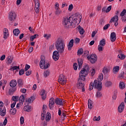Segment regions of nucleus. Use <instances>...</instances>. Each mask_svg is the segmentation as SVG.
Returning a JSON list of instances; mask_svg holds the SVG:
<instances>
[{
	"mask_svg": "<svg viewBox=\"0 0 126 126\" xmlns=\"http://www.w3.org/2000/svg\"><path fill=\"white\" fill-rule=\"evenodd\" d=\"M82 17L79 14H75L71 15L69 17H64L62 19V25L66 29L68 28H72L73 27V23H80Z\"/></svg>",
	"mask_w": 126,
	"mask_h": 126,
	"instance_id": "obj_1",
	"label": "nucleus"
},
{
	"mask_svg": "<svg viewBox=\"0 0 126 126\" xmlns=\"http://www.w3.org/2000/svg\"><path fill=\"white\" fill-rule=\"evenodd\" d=\"M55 47L57 51L53 52L52 58L55 62H57L60 59V54H63L64 52L65 44L64 41L61 38H59L56 43Z\"/></svg>",
	"mask_w": 126,
	"mask_h": 126,
	"instance_id": "obj_2",
	"label": "nucleus"
},
{
	"mask_svg": "<svg viewBox=\"0 0 126 126\" xmlns=\"http://www.w3.org/2000/svg\"><path fill=\"white\" fill-rule=\"evenodd\" d=\"M39 66L42 69H47L50 66V63L46 62L45 59H41L39 63Z\"/></svg>",
	"mask_w": 126,
	"mask_h": 126,
	"instance_id": "obj_3",
	"label": "nucleus"
},
{
	"mask_svg": "<svg viewBox=\"0 0 126 126\" xmlns=\"http://www.w3.org/2000/svg\"><path fill=\"white\" fill-rule=\"evenodd\" d=\"M93 84L94 88L97 89L98 91H101V90H102V82L100 81L95 80Z\"/></svg>",
	"mask_w": 126,
	"mask_h": 126,
	"instance_id": "obj_4",
	"label": "nucleus"
},
{
	"mask_svg": "<svg viewBox=\"0 0 126 126\" xmlns=\"http://www.w3.org/2000/svg\"><path fill=\"white\" fill-rule=\"evenodd\" d=\"M88 61H90L91 63H95L97 62V55L95 54H92L91 56L87 57Z\"/></svg>",
	"mask_w": 126,
	"mask_h": 126,
	"instance_id": "obj_5",
	"label": "nucleus"
},
{
	"mask_svg": "<svg viewBox=\"0 0 126 126\" xmlns=\"http://www.w3.org/2000/svg\"><path fill=\"white\" fill-rule=\"evenodd\" d=\"M58 82L60 83V84H62V85H64L65 83H66V79L65 78H64V76H63V74H61L59 76V79H58Z\"/></svg>",
	"mask_w": 126,
	"mask_h": 126,
	"instance_id": "obj_6",
	"label": "nucleus"
},
{
	"mask_svg": "<svg viewBox=\"0 0 126 126\" xmlns=\"http://www.w3.org/2000/svg\"><path fill=\"white\" fill-rule=\"evenodd\" d=\"M16 19V13L14 12V11H12L9 14V20H10L11 21H14L15 19Z\"/></svg>",
	"mask_w": 126,
	"mask_h": 126,
	"instance_id": "obj_7",
	"label": "nucleus"
},
{
	"mask_svg": "<svg viewBox=\"0 0 126 126\" xmlns=\"http://www.w3.org/2000/svg\"><path fill=\"white\" fill-rule=\"evenodd\" d=\"M49 108L50 110H54V105H55V98L51 97L49 100Z\"/></svg>",
	"mask_w": 126,
	"mask_h": 126,
	"instance_id": "obj_8",
	"label": "nucleus"
},
{
	"mask_svg": "<svg viewBox=\"0 0 126 126\" xmlns=\"http://www.w3.org/2000/svg\"><path fill=\"white\" fill-rule=\"evenodd\" d=\"M85 84L84 83L81 82V81H78L77 83V87L78 89H82V92L85 91V89L84 88Z\"/></svg>",
	"mask_w": 126,
	"mask_h": 126,
	"instance_id": "obj_9",
	"label": "nucleus"
},
{
	"mask_svg": "<svg viewBox=\"0 0 126 126\" xmlns=\"http://www.w3.org/2000/svg\"><path fill=\"white\" fill-rule=\"evenodd\" d=\"M119 16L115 15L110 20V22H114V25L115 26L117 27V25H119Z\"/></svg>",
	"mask_w": 126,
	"mask_h": 126,
	"instance_id": "obj_10",
	"label": "nucleus"
},
{
	"mask_svg": "<svg viewBox=\"0 0 126 126\" xmlns=\"http://www.w3.org/2000/svg\"><path fill=\"white\" fill-rule=\"evenodd\" d=\"M55 102L56 105H59V106H63V101L62 99L60 98H56L55 99Z\"/></svg>",
	"mask_w": 126,
	"mask_h": 126,
	"instance_id": "obj_11",
	"label": "nucleus"
},
{
	"mask_svg": "<svg viewBox=\"0 0 126 126\" xmlns=\"http://www.w3.org/2000/svg\"><path fill=\"white\" fill-rule=\"evenodd\" d=\"M125 109V103L122 102L119 106L118 111L119 113H122Z\"/></svg>",
	"mask_w": 126,
	"mask_h": 126,
	"instance_id": "obj_12",
	"label": "nucleus"
},
{
	"mask_svg": "<svg viewBox=\"0 0 126 126\" xmlns=\"http://www.w3.org/2000/svg\"><path fill=\"white\" fill-rule=\"evenodd\" d=\"M45 93L46 91H45L44 90H42L40 93V96H41L42 100H45V99L47 98V95L45 94Z\"/></svg>",
	"mask_w": 126,
	"mask_h": 126,
	"instance_id": "obj_13",
	"label": "nucleus"
},
{
	"mask_svg": "<svg viewBox=\"0 0 126 126\" xmlns=\"http://www.w3.org/2000/svg\"><path fill=\"white\" fill-rule=\"evenodd\" d=\"M73 43H74V40L73 39H71L68 44L67 45V48H68V51H71L72 48L73 47Z\"/></svg>",
	"mask_w": 126,
	"mask_h": 126,
	"instance_id": "obj_14",
	"label": "nucleus"
},
{
	"mask_svg": "<svg viewBox=\"0 0 126 126\" xmlns=\"http://www.w3.org/2000/svg\"><path fill=\"white\" fill-rule=\"evenodd\" d=\"M110 39L111 42H115L117 37H116V32H113L111 33Z\"/></svg>",
	"mask_w": 126,
	"mask_h": 126,
	"instance_id": "obj_15",
	"label": "nucleus"
},
{
	"mask_svg": "<svg viewBox=\"0 0 126 126\" xmlns=\"http://www.w3.org/2000/svg\"><path fill=\"white\" fill-rule=\"evenodd\" d=\"M86 76H87V75L82 74L80 75V74H79V78L78 80V81H80L81 82H82V81H85V77H86Z\"/></svg>",
	"mask_w": 126,
	"mask_h": 126,
	"instance_id": "obj_16",
	"label": "nucleus"
},
{
	"mask_svg": "<svg viewBox=\"0 0 126 126\" xmlns=\"http://www.w3.org/2000/svg\"><path fill=\"white\" fill-rule=\"evenodd\" d=\"M119 70H120V66H116L114 67L113 68V72L114 74H118V72H119Z\"/></svg>",
	"mask_w": 126,
	"mask_h": 126,
	"instance_id": "obj_17",
	"label": "nucleus"
},
{
	"mask_svg": "<svg viewBox=\"0 0 126 126\" xmlns=\"http://www.w3.org/2000/svg\"><path fill=\"white\" fill-rule=\"evenodd\" d=\"M17 85V83L16 82V80H12L10 82V86L11 87H15Z\"/></svg>",
	"mask_w": 126,
	"mask_h": 126,
	"instance_id": "obj_18",
	"label": "nucleus"
},
{
	"mask_svg": "<svg viewBox=\"0 0 126 126\" xmlns=\"http://www.w3.org/2000/svg\"><path fill=\"white\" fill-rule=\"evenodd\" d=\"M0 114L1 117H4V116L6 115V110L5 109V107L2 108Z\"/></svg>",
	"mask_w": 126,
	"mask_h": 126,
	"instance_id": "obj_19",
	"label": "nucleus"
},
{
	"mask_svg": "<svg viewBox=\"0 0 126 126\" xmlns=\"http://www.w3.org/2000/svg\"><path fill=\"white\" fill-rule=\"evenodd\" d=\"M16 91V88L12 87L9 90V95H13V93Z\"/></svg>",
	"mask_w": 126,
	"mask_h": 126,
	"instance_id": "obj_20",
	"label": "nucleus"
},
{
	"mask_svg": "<svg viewBox=\"0 0 126 126\" xmlns=\"http://www.w3.org/2000/svg\"><path fill=\"white\" fill-rule=\"evenodd\" d=\"M78 29L79 31L80 34H81V35H83L85 32V31H84V29H83V28L81 27L80 26H79L78 27Z\"/></svg>",
	"mask_w": 126,
	"mask_h": 126,
	"instance_id": "obj_21",
	"label": "nucleus"
},
{
	"mask_svg": "<svg viewBox=\"0 0 126 126\" xmlns=\"http://www.w3.org/2000/svg\"><path fill=\"white\" fill-rule=\"evenodd\" d=\"M13 33L15 36H18L20 33L19 29H16L13 30Z\"/></svg>",
	"mask_w": 126,
	"mask_h": 126,
	"instance_id": "obj_22",
	"label": "nucleus"
},
{
	"mask_svg": "<svg viewBox=\"0 0 126 126\" xmlns=\"http://www.w3.org/2000/svg\"><path fill=\"white\" fill-rule=\"evenodd\" d=\"M19 87H23V81L21 79H19L17 81Z\"/></svg>",
	"mask_w": 126,
	"mask_h": 126,
	"instance_id": "obj_23",
	"label": "nucleus"
},
{
	"mask_svg": "<svg viewBox=\"0 0 126 126\" xmlns=\"http://www.w3.org/2000/svg\"><path fill=\"white\" fill-rule=\"evenodd\" d=\"M93 101L91 99H89L88 100V108L89 109H92L93 108Z\"/></svg>",
	"mask_w": 126,
	"mask_h": 126,
	"instance_id": "obj_24",
	"label": "nucleus"
},
{
	"mask_svg": "<svg viewBox=\"0 0 126 126\" xmlns=\"http://www.w3.org/2000/svg\"><path fill=\"white\" fill-rule=\"evenodd\" d=\"M88 72L87 71H86V70H84L83 68L80 71L79 74L80 75H87L88 74Z\"/></svg>",
	"mask_w": 126,
	"mask_h": 126,
	"instance_id": "obj_25",
	"label": "nucleus"
},
{
	"mask_svg": "<svg viewBox=\"0 0 126 126\" xmlns=\"http://www.w3.org/2000/svg\"><path fill=\"white\" fill-rule=\"evenodd\" d=\"M45 120H46V122H50V120H51V113H49V112L47 113Z\"/></svg>",
	"mask_w": 126,
	"mask_h": 126,
	"instance_id": "obj_26",
	"label": "nucleus"
},
{
	"mask_svg": "<svg viewBox=\"0 0 126 126\" xmlns=\"http://www.w3.org/2000/svg\"><path fill=\"white\" fill-rule=\"evenodd\" d=\"M119 88L120 89H125V88H126V85H125V83H124V82H121L119 83Z\"/></svg>",
	"mask_w": 126,
	"mask_h": 126,
	"instance_id": "obj_27",
	"label": "nucleus"
},
{
	"mask_svg": "<svg viewBox=\"0 0 126 126\" xmlns=\"http://www.w3.org/2000/svg\"><path fill=\"white\" fill-rule=\"evenodd\" d=\"M102 72L104 73V74H106L108 73V72H110V69L106 67H104L103 68Z\"/></svg>",
	"mask_w": 126,
	"mask_h": 126,
	"instance_id": "obj_28",
	"label": "nucleus"
},
{
	"mask_svg": "<svg viewBox=\"0 0 126 126\" xmlns=\"http://www.w3.org/2000/svg\"><path fill=\"white\" fill-rule=\"evenodd\" d=\"M106 45V39H102L99 42V45L104 46Z\"/></svg>",
	"mask_w": 126,
	"mask_h": 126,
	"instance_id": "obj_29",
	"label": "nucleus"
},
{
	"mask_svg": "<svg viewBox=\"0 0 126 126\" xmlns=\"http://www.w3.org/2000/svg\"><path fill=\"white\" fill-rule=\"evenodd\" d=\"M10 113L12 116H14L15 114H16V108H12L10 110Z\"/></svg>",
	"mask_w": 126,
	"mask_h": 126,
	"instance_id": "obj_30",
	"label": "nucleus"
},
{
	"mask_svg": "<svg viewBox=\"0 0 126 126\" xmlns=\"http://www.w3.org/2000/svg\"><path fill=\"white\" fill-rule=\"evenodd\" d=\"M12 100L16 103L19 100V97H18V96H13L12 97Z\"/></svg>",
	"mask_w": 126,
	"mask_h": 126,
	"instance_id": "obj_31",
	"label": "nucleus"
},
{
	"mask_svg": "<svg viewBox=\"0 0 126 126\" xmlns=\"http://www.w3.org/2000/svg\"><path fill=\"white\" fill-rule=\"evenodd\" d=\"M78 63V65L79 67L82 66V64L83 63V60H82L81 59H77Z\"/></svg>",
	"mask_w": 126,
	"mask_h": 126,
	"instance_id": "obj_32",
	"label": "nucleus"
},
{
	"mask_svg": "<svg viewBox=\"0 0 126 126\" xmlns=\"http://www.w3.org/2000/svg\"><path fill=\"white\" fill-rule=\"evenodd\" d=\"M118 58L120 59V60H125L126 59V55L121 54L118 55Z\"/></svg>",
	"mask_w": 126,
	"mask_h": 126,
	"instance_id": "obj_33",
	"label": "nucleus"
},
{
	"mask_svg": "<svg viewBox=\"0 0 126 126\" xmlns=\"http://www.w3.org/2000/svg\"><path fill=\"white\" fill-rule=\"evenodd\" d=\"M25 99V98L24 97V95H22L19 98V99L20 100V102L21 103V104H23Z\"/></svg>",
	"mask_w": 126,
	"mask_h": 126,
	"instance_id": "obj_34",
	"label": "nucleus"
},
{
	"mask_svg": "<svg viewBox=\"0 0 126 126\" xmlns=\"http://www.w3.org/2000/svg\"><path fill=\"white\" fill-rule=\"evenodd\" d=\"M83 54V49L80 48L78 49L77 52V55L78 56H81Z\"/></svg>",
	"mask_w": 126,
	"mask_h": 126,
	"instance_id": "obj_35",
	"label": "nucleus"
},
{
	"mask_svg": "<svg viewBox=\"0 0 126 126\" xmlns=\"http://www.w3.org/2000/svg\"><path fill=\"white\" fill-rule=\"evenodd\" d=\"M83 69H84L85 70L87 71V72H89L90 68H89V66L88 65V64H86L84 65V67L83 68Z\"/></svg>",
	"mask_w": 126,
	"mask_h": 126,
	"instance_id": "obj_36",
	"label": "nucleus"
},
{
	"mask_svg": "<svg viewBox=\"0 0 126 126\" xmlns=\"http://www.w3.org/2000/svg\"><path fill=\"white\" fill-rule=\"evenodd\" d=\"M34 99V97L31 96V98H27L26 101L27 102H28V103H31V101H32H32H33Z\"/></svg>",
	"mask_w": 126,
	"mask_h": 126,
	"instance_id": "obj_37",
	"label": "nucleus"
},
{
	"mask_svg": "<svg viewBox=\"0 0 126 126\" xmlns=\"http://www.w3.org/2000/svg\"><path fill=\"white\" fill-rule=\"evenodd\" d=\"M18 69H19V66H13L12 67H11L10 69V70H12L13 71H14V70L18 71Z\"/></svg>",
	"mask_w": 126,
	"mask_h": 126,
	"instance_id": "obj_38",
	"label": "nucleus"
},
{
	"mask_svg": "<svg viewBox=\"0 0 126 126\" xmlns=\"http://www.w3.org/2000/svg\"><path fill=\"white\" fill-rule=\"evenodd\" d=\"M43 75L44 77H47V76H49L50 75V71H49V70L45 71L44 72Z\"/></svg>",
	"mask_w": 126,
	"mask_h": 126,
	"instance_id": "obj_39",
	"label": "nucleus"
},
{
	"mask_svg": "<svg viewBox=\"0 0 126 126\" xmlns=\"http://www.w3.org/2000/svg\"><path fill=\"white\" fill-rule=\"evenodd\" d=\"M39 35L37 34H34L32 36H31L30 37V40L31 41H34V39H36L37 38V36L38 37Z\"/></svg>",
	"mask_w": 126,
	"mask_h": 126,
	"instance_id": "obj_40",
	"label": "nucleus"
},
{
	"mask_svg": "<svg viewBox=\"0 0 126 126\" xmlns=\"http://www.w3.org/2000/svg\"><path fill=\"white\" fill-rule=\"evenodd\" d=\"M34 10L36 13H39V12L40 11V6H35Z\"/></svg>",
	"mask_w": 126,
	"mask_h": 126,
	"instance_id": "obj_41",
	"label": "nucleus"
},
{
	"mask_svg": "<svg viewBox=\"0 0 126 126\" xmlns=\"http://www.w3.org/2000/svg\"><path fill=\"white\" fill-rule=\"evenodd\" d=\"M101 120V117L100 116H99L98 117L94 116L93 119V121H96V122H99Z\"/></svg>",
	"mask_w": 126,
	"mask_h": 126,
	"instance_id": "obj_42",
	"label": "nucleus"
},
{
	"mask_svg": "<svg viewBox=\"0 0 126 126\" xmlns=\"http://www.w3.org/2000/svg\"><path fill=\"white\" fill-rule=\"evenodd\" d=\"M31 109V107H29V106H26L24 107V111L25 112H29V110Z\"/></svg>",
	"mask_w": 126,
	"mask_h": 126,
	"instance_id": "obj_43",
	"label": "nucleus"
},
{
	"mask_svg": "<svg viewBox=\"0 0 126 126\" xmlns=\"http://www.w3.org/2000/svg\"><path fill=\"white\" fill-rule=\"evenodd\" d=\"M6 81L4 80L0 81V88L2 86V85H3V84H6Z\"/></svg>",
	"mask_w": 126,
	"mask_h": 126,
	"instance_id": "obj_44",
	"label": "nucleus"
},
{
	"mask_svg": "<svg viewBox=\"0 0 126 126\" xmlns=\"http://www.w3.org/2000/svg\"><path fill=\"white\" fill-rule=\"evenodd\" d=\"M112 85V82L107 81L105 83V87H110Z\"/></svg>",
	"mask_w": 126,
	"mask_h": 126,
	"instance_id": "obj_45",
	"label": "nucleus"
},
{
	"mask_svg": "<svg viewBox=\"0 0 126 126\" xmlns=\"http://www.w3.org/2000/svg\"><path fill=\"white\" fill-rule=\"evenodd\" d=\"M95 96L97 98H100V97H102V94L100 92H97Z\"/></svg>",
	"mask_w": 126,
	"mask_h": 126,
	"instance_id": "obj_46",
	"label": "nucleus"
},
{
	"mask_svg": "<svg viewBox=\"0 0 126 126\" xmlns=\"http://www.w3.org/2000/svg\"><path fill=\"white\" fill-rule=\"evenodd\" d=\"M56 12H55V14L56 15H60V14H61V13H62V11H61V10L59 9H56Z\"/></svg>",
	"mask_w": 126,
	"mask_h": 126,
	"instance_id": "obj_47",
	"label": "nucleus"
},
{
	"mask_svg": "<svg viewBox=\"0 0 126 126\" xmlns=\"http://www.w3.org/2000/svg\"><path fill=\"white\" fill-rule=\"evenodd\" d=\"M43 37L47 39V40H49V38H51V34H44Z\"/></svg>",
	"mask_w": 126,
	"mask_h": 126,
	"instance_id": "obj_48",
	"label": "nucleus"
},
{
	"mask_svg": "<svg viewBox=\"0 0 126 126\" xmlns=\"http://www.w3.org/2000/svg\"><path fill=\"white\" fill-rule=\"evenodd\" d=\"M98 50L99 52H103V46L98 45Z\"/></svg>",
	"mask_w": 126,
	"mask_h": 126,
	"instance_id": "obj_49",
	"label": "nucleus"
},
{
	"mask_svg": "<svg viewBox=\"0 0 126 126\" xmlns=\"http://www.w3.org/2000/svg\"><path fill=\"white\" fill-rule=\"evenodd\" d=\"M126 10L123 9L120 14V16H122V17L125 16V15H126Z\"/></svg>",
	"mask_w": 126,
	"mask_h": 126,
	"instance_id": "obj_50",
	"label": "nucleus"
},
{
	"mask_svg": "<svg viewBox=\"0 0 126 126\" xmlns=\"http://www.w3.org/2000/svg\"><path fill=\"white\" fill-rule=\"evenodd\" d=\"M93 87H94V85L93 83H91L90 84L89 90H90V91H91V90L93 89Z\"/></svg>",
	"mask_w": 126,
	"mask_h": 126,
	"instance_id": "obj_51",
	"label": "nucleus"
},
{
	"mask_svg": "<svg viewBox=\"0 0 126 126\" xmlns=\"http://www.w3.org/2000/svg\"><path fill=\"white\" fill-rule=\"evenodd\" d=\"M8 60V63H12V58H11V57L9 56L7 58Z\"/></svg>",
	"mask_w": 126,
	"mask_h": 126,
	"instance_id": "obj_52",
	"label": "nucleus"
},
{
	"mask_svg": "<svg viewBox=\"0 0 126 126\" xmlns=\"http://www.w3.org/2000/svg\"><path fill=\"white\" fill-rule=\"evenodd\" d=\"M111 9H112V6H108L106 10V13H108V12H110Z\"/></svg>",
	"mask_w": 126,
	"mask_h": 126,
	"instance_id": "obj_53",
	"label": "nucleus"
},
{
	"mask_svg": "<svg viewBox=\"0 0 126 126\" xmlns=\"http://www.w3.org/2000/svg\"><path fill=\"white\" fill-rule=\"evenodd\" d=\"M20 124L21 125H23L24 124V117L22 116L20 118Z\"/></svg>",
	"mask_w": 126,
	"mask_h": 126,
	"instance_id": "obj_54",
	"label": "nucleus"
},
{
	"mask_svg": "<svg viewBox=\"0 0 126 126\" xmlns=\"http://www.w3.org/2000/svg\"><path fill=\"white\" fill-rule=\"evenodd\" d=\"M103 74H100V75H99V76H98V78L99 79V81L101 82V81L103 80Z\"/></svg>",
	"mask_w": 126,
	"mask_h": 126,
	"instance_id": "obj_55",
	"label": "nucleus"
},
{
	"mask_svg": "<svg viewBox=\"0 0 126 126\" xmlns=\"http://www.w3.org/2000/svg\"><path fill=\"white\" fill-rule=\"evenodd\" d=\"M19 75H23L24 74V69H21L19 72Z\"/></svg>",
	"mask_w": 126,
	"mask_h": 126,
	"instance_id": "obj_56",
	"label": "nucleus"
},
{
	"mask_svg": "<svg viewBox=\"0 0 126 126\" xmlns=\"http://www.w3.org/2000/svg\"><path fill=\"white\" fill-rule=\"evenodd\" d=\"M8 37V32L4 33L3 38L4 39V40H6Z\"/></svg>",
	"mask_w": 126,
	"mask_h": 126,
	"instance_id": "obj_57",
	"label": "nucleus"
},
{
	"mask_svg": "<svg viewBox=\"0 0 126 126\" xmlns=\"http://www.w3.org/2000/svg\"><path fill=\"white\" fill-rule=\"evenodd\" d=\"M35 6H40V2L39 0H34Z\"/></svg>",
	"mask_w": 126,
	"mask_h": 126,
	"instance_id": "obj_58",
	"label": "nucleus"
},
{
	"mask_svg": "<svg viewBox=\"0 0 126 126\" xmlns=\"http://www.w3.org/2000/svg\"><path fill=\"white\" fill-rule=\"evenodd\" d=\"M46 109H47V105H43L42 107V110H43L42 113H46Z\"/></svg>",
	"mask_w": 126,
	"mask_h": 126,
	"instance_id": "obj_59",
	"label": "nucleus"
},
{
	"mask_svg": "<svg viewBox=\"0 0 126 126\" xmlns=\"http://www.w3.org/2000/svg\"><path fill=\"white\" fill-rule=\"evenodd\" d=\"M77 66H78L77 63H74V64H73V68H74V70H77Z\"/></svg>",
	"mask_w": 126,
	"mask_h": 126,
	"instance_id": "obj_60",
	"label": "nucleus"
},
{
	"mask_svg": "<svg viewBox=\"0 0 126 126\" xmlns=\"http://www.w3.org/2000/svg\"><path fill=\"white\" fill-rule=\"evenodd\" d=\"M110 27V24H108L103 27V30H107Z\"/></svg>",
	"mask_w": 126,
	"mask_h": 126,
	"instance_id": "obj_61",
	"label": "nucleus"
},
{
	"mask_svg": "<svg viewBox=\"0 0 126 126\" xmlns=\"http://www.w3.org/2000/svg\"><path fill=\"white\" fill-rule=\"evenodd\" d=\"M29 68H30V65L26 64L25 68V70H26V71H27V70L29 69Z\"/></svg>",
	"mask_w": 126,
	"mask_h": 126,
	"instance_id": "obj_62",
	"label": "nucleus"
},
{
	"mask_svg": "<svg viewBox=\"0 0 126 126\" xmlns=\"http://www.w3.org/2000/svg\"><path fill=\"white\" fill-rule=\"evenodd\" d=\"M95 69H93L91 71V74L92 76H93V75H94V74H95Z\"/></svg>",
	"mask_w": 126,
	"mask_h": 126,
	"instance_id": "obj_63",
	"label": "nucleus"
},
{
	"mask_svg": "<svg viewBox=\"0 0 126 126\" xmlns=\"http://www.w3.org/2000/svg\"><path fill=\"white\" fill-rule=\"evenodd\" d=\"M59 3L58 2L55 3V9H59Z\"/></svg>",
	"mask_w": 126,
	"mask_h": 126,
	"instance_id": "obj_64",
	"label": "nucleus"
}]
</instances>
